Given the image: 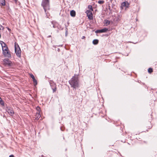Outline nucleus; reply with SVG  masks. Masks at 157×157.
Returning <instances> with one entry per match:
<instances>
[{
	"label": "nucleus",
	"mask_w": 157,
	"mask_h": 157,
	"mask_svg": "<svg viewBox=\"0 0 157 157\" xmlns=\"http://www.w3.org/2000/svg\"><path fill=\"white\" fill-rule=\"evenodd\" d=\"M69 82L71 87L75 89L78 88L79 87V80L78 75H75L69 81Z\"/></svg>",
	"instance_id": "f257e3e1"
},
{
	"label": "nucleus",
	"mask_w": 157,
	"mask_h": 157,
	"mask_svg": "<svg viewBox=\"0 0 157 157\" xmlns=\"http://www.w3.org/2000/svg\"><path fill=\"white\" fill-rule=\"evenodd\" d=\"M49 0H43L41 6L43 7L45 13L46 14L47 11L50 9Z\"/></svg>",
	"instance_id": "f03ea898"
},
{
	"label": "nucleus",
	"mask_w": 157,
	"mask_h": 157,
	"mask_svg": "<svg viewBox=\"0 0 157 157\" xmlns=\"http://www.w3.org/2000/svg\"><path fill=\"white\" fill-rule=\"evenodd\" d=\"M15 50L16 55L18 57H20L21 56V51L18 44L15 43Z\"/></svg>",
	"instance_id": "7ed1b4c3"
},
{
	"label": "nucleus",
	"mask_w": 157,
	"mask_h": 157,
	"mask_svg": "<svg viewBox=\"0 0 157 157\" xmlns=\"http://www.w3.org/2000/svg\"><path fill=\"white\" fill-rule=\"evenodd\" d=\"M2 49L3 54L5 56L8 58L11 57L10 52L7 47H4V48H2Z\"/></svg>",
	"instance_id": "20e7f679"
},
{
	"label": "nucleus",
	"mask_w": 157,
	"mask_h": 157,
	"mask_svg": "<svg viewBox=\"0 0 157 157\" xmlns=\"http://www.w3.org/2000/svg\"><path fill=\"white\" fill-rule=\"evenodd\" d=\"M3 64L5 66L10 67L12 65V63L11 61L8 59H6L3 60Z\"/></svg>",
	"instance_id": "39448f33"
},
{
	"label": "nucleus",
	"mask_w": 157,
	"mask_h": 157,
	"mask_svg": "<svg viewBox=\"0 0 157 157\" xmlns=\"http://www.w3.org/2000/svg\"><path fill=\"white\" fill-rule=\"evenodd\" d=\"M49 82L53 90V92H55L56 90V84L52 80H50Z\"/></svg>",
	"instance_id": "423d86ee"
},
{
	"label": "nucleus",
	"mask_w": 157,
	"mask_h": 157,
	"mask_svg": "<svg viewBox=\"0 0 157 157\" xmlns=\"http://www.w3.org/2000/svg\"><path fill=\"white\" fill-rule=\"evenodd\" d=\"M92 11H93L87 10L86 12V13L87 14V16L88 19L90 20H92L93 19V14L92 13Z\"/></svg>",
	"instance_id": "0eeeda50"
},
{
	"label": "nucleus",
	"mask_w": 157,
	"mask_h": 157,
	"mask_svg": "<svg viewBox=\"0 0 157 157\" xmlns=\"http://www.w3.org/2000/svg\"><path fill=\"white\" fill-rule=\"evenodd\" d=\"M7 112L10 116H13L14 115V113L12 108L10 107L7 108Z\"/></svg>",
	"instance_id": "6e6552de"
},
{
	"label": "nucleus",
	"mask_w": 157,
	"mask_h": 157,
	"mask_svg": "<svg viewBox=\"0 0 157 157\" xmlns=\"http://www.w3.org/2000/svg\"><path fill=\"white\" fill-rule=\"evenodd\" d=\"M108 30V29L106 28H105L103 29H100V30H97L95 31V33H105Z\"/></svg>",
	"instance_id": "1a4fd4ad"
},
{
	"label": "nucleus",
	"mask_w": 157,
	"mask_h": 157,
	"mask_svg": "<svg viewBox=\"0 0 157 157\" xmlns=\"http://www.w3.org/2000/svg\"><path fill=\"white\" fill-rule=\"evenodd\" d=\"M129 4L128 2H122L121 4V9H123V7H128L129 6Z\"/></svg>",
	"instance_id": "9d476101"
},
{
	"label": "nucleus",
	"mask_w": 157,
	"mask_h": 157,
	"mask_svg": "<svg viewBox=\"0 0 157 157\" xmlns=\"http://www.w3.org/2000/svg\"><path fill=\"white\" fill-rule=\"evenodd\" d=\"M30 76L31 77V78H32L33 80V81L34 83V84L35 85H36L37 84V81L35 79V77H34V75L31 74L30 75Z\"/></svg>",
	"instance_id": "9b49d317"
},
{
	"label": "nucleus",
	"mask_w": 157,
	"mask_h": 157,
	"mask_svg": "<svg viewBox=\"0 0 157 157\" xmlns=\"http://www.w3.org/2000/svg\"><path fill=\"white\" fill-rule=\"evenodd\" d=\"M75 15H76L75 12L74 10H72L71 11L70 15H71V16L72 17H74L75 16Z\"/></svg>",
	"instance_id": "f8f14e48"
},
{
	"label": "nucleus",
	"mask_w": 157,
	"mask_h": 157,
	"mask_svg": "<svg viewBox=\"0 0 157 157\" xmlns=\"http://www.w3.org/2000/svg\"><path fill=\"white\" fill-rule=\"evenodd\" d=\"M0 6H1L5 5V0H0Z\"/></svg>",
	"instance_id": "ddd939ff"
},
{
	"label": "nucleus",
	"mask_w": 157,
	"mask_h": 157,
	"mask_svg": "<svg viewBox=\"0 0 157 157\" xmlns=\"http://www.w3.org/2000/svg\"><path fill=\"white\" fill-rule=\"evenodd\" d=\"M36 120H38L39 119V118H40V113L36 112Z\"/></svg>",
	"instance_id": "4468645a"
},
{
	"label": "nucleus",
	"mask_w": 157,
	"mask_h": 157,
	"mask_svg": "<svg viewBox=\"0 0 157 157\" xmlns=\"http://www.w3.org/2000/svg\"><path fill=\"white\" fill-rule=\"evenodd\" d=\"M98 42L99 41L98 40L95 39L93 41V43L94 45H96L98 44Z\"/></svg>",
	"instance_id": "2eb2a0df"
},
{
	"label": "nucleus",
	"mask_w": 157,
	"mask_h": 157,
	"mask_svg": "<svg viewBox=\"0 0 157 157\" xmlns=\"http://www.w3.org/2000/svg\"><path fill=\"white\" fill-rule=\"evenodd\" d=\"M104 23L107 26L110 24V22L109 20L105 19L104 20Z\"/></svg>",
	"instance_id": "dca6fc26"
},
{
	"label": "nucleus",
	"mask_w": 157,
	"mask_h": 157,
	"mask_svg": "<svg viewBox=\"0 0 157 157\" xmlns=\"http://www.w3.org/2000/svg\"><path fill=\"white\" fill-rule=\"evenodd\" d=\"M2 43H1V44L2 47V48H4V47H7L6 44L4 42L2 41Z\"/></svg>",
	"instance_id": "f3484780"
},
{
	"label": "nucleus",
	"mask_w": 157,
	"mask_h": 157,
	"mask_svg": "<svg viewBox=\"0 0 157 157\" xmlns=\"http://www.w3.org/2000/svg\"><path fill=\"white\" fill-rule=\"evenodd\" d=\"M88 9L90 11H93L92 6L91 5H89L88 7Z\"/></svg>",
	"instance_id": "a211bd4d"
},
{
	"label": "nucleus",
	"mask_w": 157,
	"mask_h": 157,
	"mask_svg": "<svg viewBox=\"0 0 157 157\" xmlns=\"http://www.w3.org/2000/svg\"><path fill=\"white\" fill-rule=\"evenodd\" d=\"M36 109L37 110V113H40V109L39 106H37L36 108Z\"/></svg>",
	"instance_id": "6ab92c4d"
},
{
	"label": "nucleus",
	"mask_w": 157,
	"mask_h": 157,
	"mask_svg": "<svg viewBox=\"0 0 157 157\" xmlns=\"http://www.w3.org/2000/svg\"><path fill=\"white\" fill-rule=\"evenodd\" d=\"M153 69L152 68H150L148 70V72L149 73L151 74L153 72Z\"/></svg>",
	"instance_id": "aec40b11"
},
{
	"label": "nucleus",
	"mask_w": 157,
	"mask_h": 157,
	"mask_svg": "<svg viewBox=\"0 0 157 157\" xmlns=\"http://www.w3.org/2000/svg\"><path fill=\"white\" fill-rule=\"evenodd\" d=\"M104 1L103 0H102V1L100 0L98 2V3L100 4H103L104 3Z\"/></svg>",
	"instance_id": "412c9836"
},
{
	"label": "nucleus",
	"mask_w": 157,
	"mask_h": 157,
	"mask_svg": "<svg viewBox=\"0 0 157 157\" xmlns=\"http://www.w3.org/2000/svg\"><path fill=\"white\" fill-rule=\"evenodd\" d=\"M0 103L2 105H4V103L3 101L2 100V98L0 97Z\"/></svg>",
	"instance_id": "4be33fe9"
},
{
	"label": "nucleus",
	"mask_w": 157,
	"mask_h": 157,
	"mask_svg": "<svg viewBox=\"0 0 157 157\" xmlns=\"http://www.w3.org/2000/svg\"><path fill=\"white\" fill-rule=\"evenodd\" d=\"M4 27L0 25V30H3L4 29Z\"/></svg>",
	"instance_id": "5701e85b"
},
{
	"label": "nucleus",
	"mask_w": 157,
	"mask_h": 157,
	"mask_svg": "<svg viewBox=\"0 0 157 157\" xmlns=\"http://www.w3.org/2000/svg\"><path fill=\"white\" fill-rule=\"evenodd\" d=\"M9 157H15L14 155H12L9 156Z\"/></svg>",
	"instance_id": "b1692460"
},
{
	"label": "nucleus",
	"mask_w": 157,
	"mask_h": 157,
	"mask_svg": "<svg viewBox=\"0 0 157 157\" xmlns=\"http://www.w3.org/2000/svg\"><path fill=\"white\" fill-rule=\"evenodd\" d=\"M85 38V36H83L82 37V39H84Z\"/></svg>",
	"instance_id": "393cba45"
},
{
	"label": "nucleus",
	"mask_w": 157,
	"mask_h": 157,
	"mask_svg": "<svg viewBox=\"0 0 157 157\" xmlns=\"http://www.w3.org/2000/svg\"><path fill=\"white\" fill-rule=\"evenodd\" d=\"M51 36H48V37H51Z\"/></svg>",
	"instance_id": "a878e982"
},
{
	"label": "nucleus",
	"mask_w": 157,
	"mask_h": 157,
	"mask_svg": "<svg viewBox=\"0 0 157 157\" xmlns=\"http://www.w3.org/2000/svg\"><path fill=\"white\" fill-rule=\"evenodd\" d=\"M1 37V34H0V38Z\"/></svg>",
	"instance_id": "bb28decb"
}]
</instances>
